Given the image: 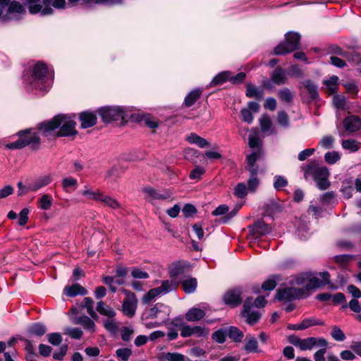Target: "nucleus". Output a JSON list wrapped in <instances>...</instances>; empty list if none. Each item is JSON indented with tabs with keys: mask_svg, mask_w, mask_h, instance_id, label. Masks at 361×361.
<instances>
[{
	"mask_svg": "<svg viewBox=\"0 0 361 361\" xmlns=\"http://www.w3.org/2000/svg\"><path fill=\"white\" fill-rule=\"evenodd\" d=\"M184 268L185 267L181 262H176L172 264L169 267V275L172 280L176 281L177 277L183 274Z\"/></svg>",
	"mask_w": 361,
	"mask_h": 361,
	"instance_id": "c85d7f7f",
	"label": "nucleus"
},
{
	"mask_svg": "<svg viewBox=\"0 0 361 361\" xmlns=\"http://www.w3.org/2000/svg\"><path fill=\"white\" fill-rule=\"evenodd\" d=\"M143 191L146 195L145 199L152 203L156 200H166L170 196L168 192H161L150 187L145 188Z\"/></svg>",
	"mask_w": 361,
	"mask_h": 361,
	"instance_id": "dca6fc26",
	"label": "nucleus"
},
{
	"mask_svg": "<svg viewBox=\"0 0 361 361\" xmlns=\"http://www.w3.org/2000/svg\"><path fill=\"white\" fill-rule=\"evenodd\" d=\"M305 174L312 176L317 186L322 190L327 189L330 185L328 180L329 172L326 166H321L316 162H312L307 166Z\"/></svg>",
	"mask_w": 361,
	"mask_h": 361,
	"instance_id": "20e7f679",
	"label": "nucleus"
},
{
	"mask_svg": "<svg viewBox=\"0 0 361 361\" xmlns=\"http://www.w3.org/2000/svg\"><path fill=\"white\" fill-rule=\"evenodd\" d=\"M201 91L200 90H194L191 91L185 98L184 103L186 106H192L197 99L200 97Z\"/></svg>",
	"mask_w": 361,
	"mask_h": 361,
	"instance_id": "de8ad7c7",
	"label": "nucleus"
},
{
	"mask_svg": "<svg viewBox=\"0 0 361 361\" xmlns=\"http://www.w3.org/2000/svg\"><path fill=\"white\" fill-rule=\"evenodd\" d=\"M259 125L261 131L268 135L275 134L276 133L275 128L273 126L272 121L269 116L263 114L259 118Z\"/></svg>",
	"mask_w": 361,
	"mask_h": 361,
	"instance_id": "6ab92c4d",
	"label": "nucleus"
},
{
	"mask_svg": "<svg viewBox=\"0 0 361 361\" xmlns=\"http://www.w3.org/2000/svg\"><path fill=\"white\" fill-rule=\"evenodd\" d=\"M332 338L337 341H343L345 339V336L342 330L337 326H334L331 332Z\"/></svg>",
	"mask_w": 361,
	"mask_h": 361,
	"instance_id": "13d9d810",
	"label": "nucleus"
},
{
	"mask_svg": "<svg viewBox=\"0 0 361 361\" xmlns=\"http://www.w3.org/2000/svg\"><path fill=\"white\" fill-rule=\"evenodd\" d=\"M99 202H102L106 206H108L114 209H119L121 207V204L116 199L107 196L104 193H102L100 201Z\"/></svg>",
	"mask_w": 361,
	"mask_h": 361,
	"instance_id": "4c0bfd02",
	"label": "nucleus"
},
{
	"mask_svg": "<svg viewBox=\"0 0 361 361\" xmlns=\"http://www.w3.org/2000/svg\"><path fill=\"white\" fill-rule=\"evenodd\" d=\"M252 305V299H247L245 300L243 305V315L246 318V321L249 324H255L259 319V314L257 311H251L250 308Z\"/></svg>",
	"mask_w": 361,
	"mask_h": 361,
	"instance_id": "4468645a",
	"label": "nucleus"
},
{
	"mask_svg": "<svg viewBox=\"0 0 361 361\" xmlns=\"http://www.w3.org/2000/svg\"><path fill=\"white\" fill-rule=\"evenodd\" d=\"M288 185L287 179L281 176H276L274 177V187L276 190H281Z\"/></svg>",
	"mask_w": 361,
	"mask_h": 361,
	"instance_id": "bf43d9fd",
	"label": "nucleus"
},
{
	"mask_svg": "<svg viewBox=\"0 0 361 361\" xmlns=\"http://www.w3.org/2000/svg\"><path fill=\"white\" fill-rule=\"evenodd\" d=\"M197 282L195 278H189L184 280L182 283L183 290L186 293H192L195 292L197 288Z\"/></svg>",
	"mask_w": 361,
	"mask_h": 361,
	"instance_id": "e433bc0d",
	"label": "nucleus"
},
{
	"mask_svg": "<svg viewBox=\"0 0 361 361\" xmlns=\"http://www.w3.org/2000/svg\"><path fill=\"white\" fill-rule=\"evenodd\" d=\"M241 292L239 290H231L224 295V301L231 306H237L241 302Z\"/></svg>",
	"mask_w": 361,
	"mask_h": 361,
	"instance_id": "f3484780",
	"label": "nucleus"
},
{
	"mask_svg": "<svg viewBox=\"0 0 361 361\" xmlns=\"http://www.w3.org/2000/svg\"><path fill=\"white\" fill-rule=\"evenodd\" d=\"M304 290L295 287L285 288L279 289L276 293V298L279 301H289L295 298H302Z\"/></svg>",
	"mask_w": 361,
	"mask_h": 361,
	"instance_id": "f8f14e48",
	"label": "nucleus"
},
{
	"mask_svg": "<svg viewBox=\"0 0 361 361\" xmlns=\"http://www.w3.org/2000/svg\"><path fill=\"white\" fill-rule=\"evenodd\" d=\"M93 304L94 302L92 299L89 297H86L84 298V303L82 307L87 309V312L89 315L91 316L92 318L97 319L98 316L94 310Z\"/></svg>",
	"mask_w": 361,
	"mask_h": 361,
	"instance_id": "49530a36",
	"label": "nucleus"
},
{
	"mask_svg": "<svg viewBox=\"0 0 361 361\" xmlns=\"http://www.w3.org/2000/svg\"><path fill=\"white\" fill-rule=\"evenodd\" d=\"M231 73L229 71H223L217 74L211 81L210 86L219 85L228 80Z\"/></svg>",
	"mask_w": 361,
	"mask_h": 361,
	"instance_id": "473e14b6",
	"label": "nucleus"
},
{
	"mask_svg": "<svg viewBox=\"0 0 361 361\" xmlns=\"http://www.w3.org/2000/svg\"><path fill=\"white\" fill-rule=\"evenodd\" d=\"M96 310L101 315L106 318L115 317L116 315V312L114 308L102 300L97 303Z\"/></svg>",
	"mask_w": 361,
	"mask_h": 361,
	"instance_id": "5701e85b",
	"label": "nucleus"
},
{
	"mask_svg": "<svg viewBox=\"0 0 361 361\" xmlns=\"http://www.w3.org/2000/svg\"><path fill=\"white\" fill-rule=\"evenodd\" d=\"M178 283L173 280H165L161 282V286L149 290L142 298L143 303L148 304L156 297L166 295L175 290Z\"/></svg>",
	"mask_w": 361,
	"mask_h": 361,
	"instance_id": "0eeeda50",
	"label": "nucleus"
},
{
	"mask_svg": "<svg viewBox=\"0 0 361 361\" xmlns=\"http://www.w3.org/2000/svg\"><path fill=\"white\" fill-rule=\"evenodd\" d=\"M187 140L191 144H195L201 148H204L209 145V142L203 137L197 135L195 133H191L188 137Z\"/></svg>",
	"mask_w": 361,
	"mask_h": 361,
	"instance_id": "72a5a7b5",
	"label": "nucleus"
},
{
	"mask_svg": "<svg viewBox=\"0 0 361 361\" xmlns=\"http://www.w3.org/2000/svg\"><path fill=\"white\" fill-rule=\"evenodd\" d=\"M77 323L80 324L85 330L93 333L95 331L94 322L87 316H82L78 318Z\"/></svg>",
	"mask_w": 361,
	"mask_h": 361,
	"instance_id": "cd10ccee",
	"label": "nucleus"
},
{
	"mask_svg": "<svg viewBox=\"0 0 361 361\" xmlns=\"http://www.w3.org/2000/svg\"><path fill=\"white\" fill-rule=\"evenodd\" d=\"M234 195L238 198H243L247 195V188L243 183H238L234 188Z\"/></svg>",
	"mask_w": 361,
	"mask_h": 361,
	"instance_id": "052dcab7",
	"label": "nucleus"
},
{
	"mask_svg": "<svg viewBox=\"0 0 361 361\" xmlns=\"http://www.w3.org/2000/svg\"><path fill=\"white\" fill-rule=\"evenodd\" d=\"M103 326L109 332L115 334L119 325L115 317H109L103 321Z\"/></svg>",
	"mask_w": 361,
	"mask_h": 361,
	"instance_id": "c756f323",
	"label": "nucleus"
},
{
	"mask_svg": "<svg viewBox=\"0 0 361 361\" xmlns=\"http://www.w3.org/2000/svg\"><path fill=\"white\" fill-rule=\"evenodd\" d=\"M52 181V177L51 175H44L41 176L36 179H35L32 182H31L27 185V190L32 192H36L39 189L49 185Z\"/></svg>",
	"mask_w": 361,
	"mask_h": 361,
	"instance_id": "2eb2a0df",
	"label": "nucleus"
},
{
	"mask_svg": "<svg viewBox=\"0 0 361 361\" xmlns=\"http://www.w3.org/2000/svg\"><path fill=\"white\" fill-rule=\"evenodd\" d=\"M170 309L161 303H157L154 307L146 310L142 314V319H158L159 322L164 324L169 320Z\"/></svg>",
	"mask_w": 361,
	"mask_h": 361,
	"instance_id": "1a4fd4ad",
	"label": "nucleus"
},
{
	"mask_svg": "<svg viewBox=\"0 0 361 361\" xmlns=\"http://www.w3.org/2000/svg\"><path fill=\"white\" fill-rule=\"evenodd\" d=\"M98 114L105 123L124 120L127 116L126 111L121 106L102 107L98 110Z\"/></svg>",
	"mask_w": 361,
	"mask_h": 361,
	"instance_id": "9d476101",
	"label": "nucleus"
},
{
	"mask_svg": "<svg viewBox=\"0 0 361 361\" xmlns=\"http://www.w3.org/2000/svg\"><path fill=\"white\" fill-rule=\"evenodd\" d=\"M23 11L24 8L23 6L17 1L11 2L8 7L10 13H21Z\"/></svg>",
	"mask_w": 361,
	"mask_h": 361,
	"instance_id": "69168bd1",
	"label": "nucleus"
},
{
	"mask_svg": "<svg viewBox=\"0 0 361 361\" xmlns=\"http://www.w3.org/2000/svg\"><path fill=\"white\" fill-rule=\"evenodd\" d=\"M37 206L42 210H49L53 204V198L49 194H43L37 202Z\"/></svg>",
	"mask_w": 361,
	"mask_h": 361,
	"instance_id": "bb28decb",
	"label": "nucleus"
},
{
	"mask_svg": "<svg viewBox=\"0 0 361 361\" xmlns=\"http://www.w3.org/2000/svg\"><path fill=\"white\" fill-rule=\"evenodd\" d=\"M340 154L337 152H329L324 155L325 161L330 164H335L340 159Z\"/></svg>",
	"mask_w": 361,
	"mask_h": 361,
	"instance_id": "680f3d73",
	"label": "nucleus"
},
{
	"mask_svg": "<svg viewBox=\"0 0 361 361\" xmlns=\"http://www.w3.org/2000/svg\"><path fill=\"white\" fill-rule=\"evenodd\" d=\"M47 338L48 341L54 345H59L62 341V336L59 333L49 334Z\"/></svg>",
	"mask_w": 361,
	"mask_h": 361,
	"instance_id": "0e129e2a",
	"label": "nucleus"
},
{
	"mask_svg": "<svg viewBox=\"0 0 361 361\" xmlns=\"http://www.w3.org/2000/svg\"><path fill=\"white\" fill-rule=\"evenodd\" d=\"M64 334L75 339H80L83 334L82 331L80 329L72 327L65 328Z\"/></svg>",
	"mask_w": 361,
	"mask_h": 361,
	"instance_id": "5fc2aeb1",
	"label": "nucleus"
},
{
	"mask_svg": "<svg viewBox=\"0 0 361 361\" xmlns=\"http://www.w3.org/2000/svg\"><path fill=\"white\" fill-rule=\"evenodd\" d=\"M300 38V37L297 32H288L286 35L285 41L275 47L274 54L276 55H283L298 49Z\"/></svg>",
	"mask_w": 361,
	"mask_h": 361,
	"instance_id": "6e6552de",
	"label": "nucleus"
},
{
	"mask_svg": "<svg viewBox=\"0 0 361 361\" xmlns=\"http://www.w3.org/2000/svg\"><path fill=\"white\" fill-rule=\"evenodd\" d=\"M333 103L337 109H343L345 106V99L343 96L335 95L333 98Z\"/></svg>",
	"mask_w": 361,
	"mask_h": 361,
	"instance_id": "338daca9",
	"label": "nucleus"
},
{
	"mask_svg": "<svg viewBox=\"0 0 361 361\" xmlns=\"http://www.w3.org/2000/svg\"><path fill=\"white\" fill-rule=\"evenodd\" d=\"M324 324V322L323 321L318 320L314 317H312V318H307V319H303L300 322V326H299L298 328L304 330V329H306L313 326H317V325L322 326Z\"/></svg>",
	"mask_w": 361,
	"mask_h": 361,
	"instance_id": "37998d69",
	"label": "nucleus"
},
{
	"mask_svg": "<svg viewBox=\"0 0 361 361\" xmlns=\"http://www.w3.org/2000/svg\"><path fill=\"white\" fill-rule=\"evenodd\" d=\"M134 334V329L133 326H124L121 329V336L123 341H128Z\"/></svg>",
	"mask_w": 361,
	"mask_h": 361,
	"instance_id": "4d7b16f0",
	"label": "nucleus"
},
{
	"mask_svg": "<svg viewBox=\"0 0 361 361\" xmlns=\"http://www.w3.org/2000/svg\"><path fill=\"white\" fill-rule=\"evenodd\" d=\"M64 190L68 192L70 189L75 190L78 188V180L73 177L64 178L61 182Z\"/></svg>",
	"mask_w": 361,
	"mask_h": 361,
	"instance_id": "ea45409f",
	"label": "nucleus"
},
{
	"mask_svg": "<svg viewBox=\"0 0 361 361\" xmlns=\"http://www.w3.org/2000/svg\"><path fill=\"white\" fill-rule=\"evenodd\" d=\"M292 286H302L304 290V295L306 291L315 289L323 285V282L317 277H309L307 274H300L295 276L290 281Z\"/></svg>",
	"mask_w": 361,
	"mask_h": 361,
	"instance_id": "9b49d317",
	"label": "nucleus"
},
{
	"mask_svg": "<svg viewBox=\"0 0 361 361\" xmlns=\"http://www.w3.org/2000/svg\"><path fill=\"white\" fill-rule=\"evenodd\" d=\"M246 95L250 98L262 99L264 97V92L262 90H259L252 85H247L246 90Z\"/></svg>",
	"mask_w": 361,
	"mask_h": 361,
	"instance_id": "c9c22d12",
	"label": "nucleus"
},
{
	"mask_svg": "<svg viewBox=\"0 0 361 361\" xmlns=\"http://www.w3.org/2000/svg\"><path fill=\"white\" fill-rule=\"evenodd\" d=\"M289 342L300 350H310L315 347H327L328 342L321 337H308L300 338L296 336H290Z\"/></svg>",
	"mask_w": 361,
	"mask_h": 361,
	"instance_id": "423d86ee",
	"label": "nucleus"
},
{
	"mask_svg": "<svg viewBox=\"0 0 361 361\" xmlns=\"http://www.w3.org/2000/svg\"><path fill=\"white\" fill-rule=\"evenodd\" d=\"M280 277L278 275H272L267 279L262 285V288L264 290H274L276 286V281L279 280Z\"/></svg>",
	"mask_w": 361,
	"mask_h": 361,
	"instance_id": "a18cd8bd",
	"label": "nucleus"
},
{
	"mask_svg": "<svg viewBox=\"0 0 361 361\" xmlns=\"http://www.w3.org/2000/svg\"><path fill=\"white\" fill-rule=\"evenodd\" d=\"M226 336L227 329H221L213 333L212 338L214 341L219 343H223L226 341Z\"/></svg>",
	"mask_w": 361,
	"mask_h": 361,
	"instance_id": "864d4df0",
	"label": "nucleus"
},
{
	"mask_svg": "<svg viewBox=\"0 0 361 361\" xmlns=\"http://www.w3.org/2000/svg\"><path fill=\"white\" fill-rule=\"evenodd\" d=\"M338 80V78L336 75H332L329 80L324 81L329 94H334L337 91Z\"/></svg>",
	"mask_w": 361,
	"mask_h": 361,
	"instance_id": "f704fd0d",
	"label": "nucleus"
},
{
	"mask_svg": "<svg viewBox=\"0 0 361 361\" xmlns=\"http://www.w3.org/2000/svg\"><path fill=\"white\" fill-rule=\"evenodd\" d=\"M166 358L168 361H185L184 355L177 353H168Z\"/></svg>",
	"mask_w": 361,
	"mask_h": 361,
	"instance_id": "774afa93",
	"label": "nucleus"
},
{
	"mask_svg": "<svg viewBox=\"0 0 361 361\" xmlns=\"http://www.w3.org/2000/svg\"><path fill=\"white\" fill-rule=\"evenodd\" d=\"M80 193L82 196L85 197L90 200L99 202L103 192L99 190H94L91 188L85 186L84 189L81 191Z\"/></svg>",
	"mask_w": 361,
	"mask_h": 361,
	"instance_id": "b1692460",
	"label": "nucleus"
},
{
	"mask_svg": "<svg viewBox=\"0 0 361 361\" xmlns=\"http://www.w3.org/2000/svg\"><path fill=\"white\" fill-rule=\"evenodd\" d=\"M271 80L275 84L278 85L284 84L286 82V77L284 71L281 68L279 67L273 71L271 75Z\"/></svg>",
	"mask_w": 361,
	"mask_h": 361,
	"instance_id": "7c9ffc66",
	"label": "nucleus"
},
{
	"mask_svg": "<svg viewBox=\"0 0 361 361\" xmlns=\"http://www.w3.org/2000/svg\"><path fill=\"white\" fill-rule=\"evenodd\" d=\"M244 349L247 353L259 352V350L258 349V342L257 339L251 335L247 336L245 340Z\"/></svg>",
	"mask_w": 361,
	"mask_h": 361,
	"instance_id": "a878e982",
	"label": "nucleus"
},
{
	"mask_svg": "<svg viewBox=\"0 0 361 361\" xmlns=\"http://www.w3.org/2000/svg\"><path fill=\"white\" fill-rule=\"evenodd\" d=\"M32 14L40 13L42 15H49L53 13L51 6L57 9H63L66 6L65 0H25Z\"/></svg>",
	"mask_w": 361,
	"mask_h": 361,
	"instance_id": "7ed1b4c3",
	"label": "nucleus"
},
{
	"mask_svg": "<svg viewBox=\"0 0 361 361\" xmlns=\"http://www.w3.org/2000/svg\"><path fill=\"white\" fill-rule=\"evenodd\" d=\"M260 144L259 133L256 130H252L249 136L248 145L251 148L258 147Z\"/></svg>",
	"mask_w": 361,
	"mask_h": 361,
	"instance_id": "603ef678",
	"label": "nucleus"
},
{
	"mask_svg": "<svg viewBox=\"0 0 361 361\" xmlns=\"http://www.w3.org/2000/svg\"><path fill=\"white\" fill-rule=\"evenodd\" d=\"M40 142L38 133L32 130L21 131L18 133V139L6 144V147L10 149H22L24 147L31 145L32 147H37Z\"/></svg>",
	"mask_w": 361,
	"mask_h": 361,
	"instance_id": "39448f33",
	"label": "nucleus"
},
{
	"mask_svg": "<svg viewBox=\"0 0 361 361\" xmlns=\"http://www.w3.org/2000/svg\"><path fill=\"white\" fill-rule=\"evenodd\" d=\"M278 96L279 99L286 103H290L293 99V94L288 88H283L279 91Z\"/></svg>",
	"mask_w": 361,
	"mask_h": 361,
	"instance_id": "3c124183",
	"label": "nucleus"
},
{
	"mask_svg": "<svg viewBox=\"0 0 361 361\" xmlns=\"http://www.w3.org/2000/svg\"><path fill=\"white\" fill-rule=\"evenodd\" d=\"M277 123L283 128H287L290 126V121L288 115L284 111H279L276 117Z\"/></svg>",
	"mask_w": 361,
	"mask_h": 361,
	"instance_id": "c03bdc74",
	"label": "nucleus"
},
{
	"mask_svg": "<svg viewBox=\"0 0 361 361\" xmlns=\"http://www.w3.org/2000/svg\"><path fill=\"white\" fill-rule=\"evenodd\" d=\"M52 79L53 76L48 73L45 65L37 63L35 65L32 74L24 77V83L28 92L44 94L50 89Z\"/></svg>",
	"mask_w": 361,
	"mask_h": 361,
	"instance_id": "f257e3e1",
	"label": "nucleus"
},
{
	"mask_svg": "<svg viewBox=\"0 0 361 361\" xmlns=\"http://www.w3.org/2000/svg\"><path fill=\"white\" fill-rule=\"evenodd\" d=\"M75 126L76 123L70 116L59 114L52 119L41 123L39 130L44 135L49 136L52 131L59 128L56 136L68 137L75 135L78 133Z\"/></svg>",
	"mask_w": 361,
	"mask_h": 361,
	"instance_id": "f03ea898",
	"label": "nucleus"
},
{
	"mask_svg": "<svg viewBox=\"0 0 361 361\" xmlns=\"http://www.w3.org/2000/svg\"><path fill=\"white\" fill-rule=\"evenodd\" d=\"M192 336L196 337H206L209 334V330L207 328L200 326H192Z\"/></svg>",
	"mask_w": 361,
	"mask_h": 361,
	"instance_id": "6e6d98bb",
	"label": "nucleus"
},
{
	"mask_svg": "<svg viewBox=\"0 0 361 361\" xmlns=\"http://www.w3.org/2000/svg\"><path fill=\"white\" fill-rule=\"evenodd\" d=\"M248 171L250 173V178L247 181L248 190L250 192H254L257 189L259 185V180L257 178L256 175L257 173V169H249Z\"/></svg>",
	"mask_w": 361,
	"mask_h": 361,
	"instance_id": "2f4dec72",
	"label": "nucleus"
},
{
	"mask_svg": "<svg viewBox=\"0 0 361 361\" xmlns=\"http://www.w3.org/2000/svg\"><path fill=\"white\" fill-rule=\"evenodd\" d=\"M302 85L308 92L312 99H315L318 97L317 87L312 81L306 80L303 81Z\"/></svg>",
	"mask_w": 361,
	"mask_h": 361,
	"instance_id": "79ce46f5",
	"label": "nucleus"
},
{
	"mask_svg": "<svg viewBox=\"0 0 361 361\" xmlns=\"http://www.w3.org/2000/svg\"><path fill=\"white\" fill-rule=\"evenodd\" d=\"M341 145L343 149L350 151V152H355L357 151L360 147V143L355 140H344L341 142Z\"/></svg>",
	"mask_w": 361,
	"mask_h": 361,
	"instance_id": "58836bf2",
	"label": "nucleus"
},
{
	"mask_svg": "<svg viewBox=\"0 0 361 361\" xmlns=\"http://www.w3.org/2000/svg\"><path fill=\"white\" fill-rule=\"evenodd\" d=\"M227 336L234 341H240L243 338V334L238 328L231 326L227 329Z\"/></svg>",
	"mask_w": 361,
	"mask_h": 361,
	"instance_id": "09e8293b",
	"label": "nucleus"
},
{
	"mask_svg": "<svg viewBox=\"0 0 361 361\" xmlns=\"http://www.w3.org/2000/svg\"><path fill=\"white\" fill-rule=\"evenodd\" d=\"M116 355L120 361H127L132 355V350L128 348H118L116 350Z\"/></svg>",
	"mask_w": 361,
	"mask_h": 361,
	"instance_id": "8fccbe9b",
	"label": "nucleus"
},
{
	"mask_svg": "<svg viewBox=\"0 0 361 361\" xmlns=\"http://www.w3.org/2000/svg\"><path fill=\"white\" fill-rule=\"evenodd\" d=\"M47 331V328L45 325L35 323L32 324L28 329V332L32 335H35L37 336H43Z\"/></svg>",
	"mask_w": 361,
	"mask_h": 361,
	"instance_id": "a19ab883",
	"label": "nucleus"
},
{
	"mask_svg": "<svg viewBox=\"0 0 361 361\" xmlns=\"http://www.w3.org/2000/svg\"><path fill=\"white\" fill-rule=\"evenodd\" d=\"M343 125L347 131L353 133L360 128L361 120L356 116H350L344 120Z\"/></svg>",
	"mask_w": 361,
	"mask_h": 361,
	"instance_id": "412c9836",
	"label": "nucleus"
},
{
	"mask_svg": "<svg viewBox=\"0 0 361 361\" xmlns=\"http://www.w3.org/2000/svg\"><path fill=\"white\" fill-rule=\"evenodd\" d=\"M250 231L253 238L266 235L270 231V228L267 224L263 221H257L252 226L250 227Z\"/></svg>",
	"mask_w": 361,
	"mask_h": 361,
	"instance_id": "a211bd4d",
	"label": "nucleus"
},
{
	"mask_svg": "<svg viewBox=\"0 0 361 361\" xmlns=\"http://www.w3.org/2000/svg\"><path fill=\"white\" fill-rule=\"evenodd\" d=\"M63 293L68 297H75L76 295H85L87 290L79 283H75L72 286H67L63 289Z\"/></svg>",
	"mask_w": 361,
	"mask_h": 361,
	"instance_id": "aec40b11",
	"label": "nucleus"
},
{
	"mask_svg": "<svg viewBox=\"0 0 361 361\" xmlns=\"http://www.w3.org/2000/svg\"><path fill=\"white\" fill-rule=\"evenodd\" d=\"M137 302L135 295L133 293L128 292L122 305L124 314L129 317H133L135 313Z\"/></svg>",
	"mask_w": 361,
	"mask_h": 361,
	"instance_id": "ddd939ff",
	"label": "nucleus"
},
{
	"mask_svg": "<svg viewBox=\"0 0 361 361\" xmlns=\"http://www.w3.org/2000/svg\"><path fill=\"white\" fill-rule=\"evenodd\" d=\"M205 316V312L200 308L190 309L185 314V319L188 322H196L202 319Z\"/></svg>",
	"mask_w": 361,
	"mask_h": 361,
	"instance_id": "393cba45",
	"label": "nucleus"
},
{
	"mask_svg": "<svg viewBox=\"0 0 361 361\" xmlns=\"http://www.w3.org/2000/svg\"><path fill=\"white\" fill-rule=\"evenodd\" d=\"M80 126L82 128L93 126L97 123V116L92 112H82L80 114Z\"/></svg>",
	"mask_w": 361,
	"mask_h": 361,
	"instance_id": "4be33fe9",
	"label": "nucleus"
},
{
	"mask_svg": "<svg viewBox=\"0 0 361 361\" xmlns=\"http://www.w3.org/2000/svg\"><path fill=\"white\" fill-rule=\"evenodd\" d=\"M334 138L332 136H324L319 141V145L324 149H330L333 147Z\"/></svg>",
	"mask_w": 361,
	"mask_h": 361,
	"instance_id": "e2e57ef3",
	"label": "nucleus"
}]
</instances>
